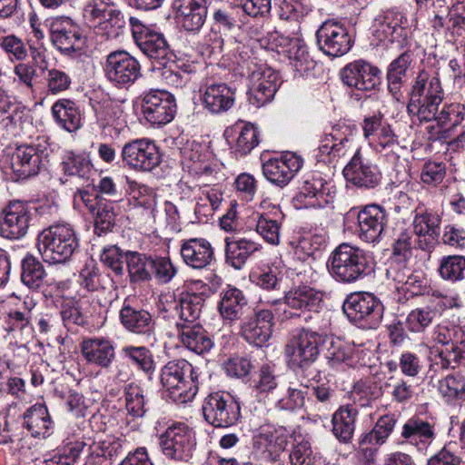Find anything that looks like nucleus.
I'll return each instance as SVG.
<instances>
[{
    "mask_svg": "<svg viewBox=\"0 0 465 465\" xmlns=\"http://www.w3.org/2000/svg\"><path fill=\"white\" fill-rule=\"evenodd\" d=\"M239 6L234 4L225 5L214 8L212 13V32L214 34L213 40V48L222 49L224 39L223 35L227 36L239 27Z\"/></svg>",
    "mask_w": 465,
    "mask_h": 465,
    "instance_id": "34",
    "label": "nucleus"
},
{
    "mask_svg": "<svg viewBox=\"0 0 465 465\" xmlns=\"http://www.w3.org/2000/svg\"><path fill=\"white\" fill-rule=\"evenodd\" d=\"M302 159L293 153L272 158L263 163L262 173L272 184L281 188L286 186L302 168Z\"/></svg>",
    "mask_w": 465,
    "mask_h": 465,
    "instance_id": "28",
    "label": "nucleus"
},
{
    "mask_svg": "<svg viewBox=\"0 0 465 465\" xmlns=\"http://www.w3.org/2000/svg\"><path fill=\"white\" fill-rule=\"evenodd\" d=\"M129 24L135 45L148 58L160 64L169 56H173L163 34L153 30L136 17L131 16Z\"/></svg>",
    "mask_w": 465,
    "mask_h": 465,
    "instance_id": "17",
    "label": "nucleus"
},
{
    "mask_svg": "<svg viewBox=\"0 0 465 465\" xmlns=\"http://www.w3.org/2000/svg\"><path fill=\"white\" fill-rule=\"evenodd\" d=\"M273 324L272 312L259 310L242 320L241 335L250 344L262 347L272 338Z\"/></svg>",
    "mask_w": 465,
    "mask_h": 465,
    "instance_id": "27",
    "label": "nucleus"
},
{
    "mask_svg": "<svg viewBox=\"0 0 465 465\" xmlns=\"http://www.w3.org/2000/svg\"><path fill=\"white\" fill-rule=\"evenodd\" d=\"M203 108L210 114H220L232 107L234 92L224 83L207 84L202 94Z\"/></svg>",
    "mask_w": 465,
    "mask_h": 465,
    "instance_id": "38",
    "label": "nucleus"
},
{
    "mask_svg": "<svg viewBox=\"0 0 465 465\" xmlns=\"http://www.w3.org/2000/svg\"><path fill=\"white\" fill-rule=\"evenodd\" d=\"M248 309V301L242 290L232 285L222 289L217 310L224 323L232 325L242 320Z\"/></svg>",
    "mask_w": 465,
    "mask_h": 465,
    "instance_id": "33",
    "label": "nucleus"
},
{
    "mask_svg": "<svg viewBox=\"0 0 465 465\" xmlns=\"http://www.w3.org/2000/svg\"><path fill=\"white\" fill-rule=\"evenodd\" d=\"M396 423L397 418L394 414L389 413L380 417L371 430L361 435L360 447L382 445L392 432Z\"/></svg>",
    "mask_w": 465,
    "mask_h": 465,
    "instance_id": "48",
    "label": "nucleus"
},
{
    "mask_svg": "<svg viewBox=\"0 0 465 465\" xmlns=\"http://www.w3.org/2000/svg\"><path fill=\"white\" fill-rule=\"evenodd\" d=\"M205 299L203 293L183 292L175 302L174 312L178 317L175 323L176 329L183 325L199 323L198 320L202 313Z\"/></svg>",
    "mask_w": 465,
    "mask_h": 465,
    "instance_id": "37",
    "label": "nucleus"
},
{
    "mask_svg": "<svg viewBox=\"0 0 465 465\" xmlns=\"http://www.w3.org/2000/svg\"><path fill=\"white\" fill-rule=\"evenodd\" d=\"M326 266L334 281L352 284L371 275L374 258L370 252L357 245L342 242L331 252Z\"/></svg>",
    "mask_w": 465,
    "mask_h": 465,
    "instance_id": "3",
    "label": "nucleus"
},
{
    "mask_svg": "<svg viewBox=\"0 0 465 465\" xmlns=\"http://www.w3.org/2000/svg\"><path fill=\"white\" fill-rule=\"evenodd\" d=\"M444 92L440 80L436 74L420 71L409 93L407 113L420 122H430L435 117V112L442 104Z\"/></svg>",
    "mask_w": 465,
    "mask_h": 465,
    "instance_id": "4",
    "label": "nucleus"
},
{
    "mask_svg": "<svg viewBox=\"0 0 465 465\" xmlns=\"http://www.w3.org/2000/svg\"><path fill=\"white\" fill-rule=\"evenodd\" d=\"M143 389L134 382L124 387L125 409L131 416L141 418L146 412V401Z\"/></svg>",
    "mask_w": 465,
    "mask_h": 465,
    "instance_id": "61",
    "label": "nucleus"
},
{
    "mask_svg": "<svg viewBox=\"0 0 465 465\" xmlns=\"http://www.w3.org/2000/svg\"><path fill=\"white\" fill-rule=\"evenodd\" d=\"M335 191L321 173L308 174L296 196L297 202L306 208H324L333 203Z\"/></svg>",
    "mask_w": 465,
    "mask_h": 465,
    "instance_id": "24",
    "label": "nucleus"
},
{
    "mask_svg": "<svg viewBox=\"0 0 465 465\" xmlns=\"http://www.w3.org/2000/svg\"><path fill=\"white\" fill-rule=\"evenodd\" d=\"M160 444L166 458L188 462L196 450V433L184 422H173L161 435Z\"/></svg>",
    "mask_w": 465,
    "mask_h": 465,
    "instance_id": "9",
    "label": "nucleus"
},
{
    "mask_svg": "<svg viewBox=\"0 0 465 465\" xmlns=\"http://www.w3.org/2000/svg\"><path fill=\"white\" fill-rule=\"evenodd\" d=\"M381 70L364 60L346 64L341 71L342 83L361 91L374 90L381 84Z\"/></svg>",
    "mask_w": 465,
    "mask_h": 465,
    "instance_id": "26",
    "label": "nucleus"
},
{
    "mask_svg": "<svg viewBox=\"0 0 465 465\" xmlns=\"http://www.w3.org/2000/svg\"><path fill=\"white\" fill-rule=\"evenodd\" d=\"M104 74L106 79L114 85L128 87L141 76V64L128 52L114 51L106 57Z\"/></svg>",
    "mask_w": 465,
    "mask_h": 465,
    "instance_id": "18",
    "label": "nucleus"
},
{
    "mask_svg": "<svg viewBox=\"0 0 465 465\" xmlns=\"http://www.w3.org/2000/svg\"><path fill=\"white\" fill-rule=\"evenodd\" d=\"M123 357L128 360L138 370L152 375L156 368L154 356L146 346L126 345L121 349Z\"/></svg>",
    "mask_w": 465,
    "mask_h": 465,
    "instance_id": "53",
    "label": "nucleus"
},
{
    "mask_svg": "<svg viewBox=\"0 0 465 465\" xmlns=\"http://www.w3.org/2000/svg\"><path fill=\"white\" fill-rule=\"evenodd\" d=\"M281 84L276 72L268 68L262 71L247 92L248 101L255 108H260L272 101Z\"/></svg>",
    "mask_w": 465,
    "mask_h": 465,
    "instance_id": "35",
    "label": "nucleus"
},
{
    "mask_svg": "<svg viewBox=\"0 0 465 465\" xmlns=\"http://www.w3.org/2000/svg\"><path fill=\"white\" fill-rule=\"evenodd\" d=\"M441 218L437 212L420 203L413 211L412 228L416 244L421 251L430 252L440 235Z\"/></svg>",
    "mask_w": 465,
    "mask_h": 465,
    "instance_id": "20",
    "label": "nucleus"
},
{
    "mask_svg": "<svg viewBox=\"0 0 465 465\" xmlns=\"http://www.w3.org/2000/svg\"><path fill=\"white\" fill-rule=\"evenodd\" d=\"M142 111L152 125L170 123L176 113V103L173 94L160 90H152L143 98Z\"/></svg>",
    "mask_w": 465,
    "mask_h": 465,
    "instance_id": "23",
    "label": "nucleus"
},
{
    "mask_svg": "<svg viewBox=\"0 0 465 465\" xmlns=\"http://www.w3.org/2000/svg\"><path fill=\"white\" fill-rule=\"evenodd\" d=\"M414 61V54L408 50L401 54L397 58L391 61L387 68L388 90L393 98L401 102L403 94L401 87L405 82L407 72Z\"/></svg>",
    "mask_w": 465,
    "mask_h": 465,
    "instance_id": "40",
    "label": "nucleus"
},
{
    "mask_svg": "<svg viewBox=\"0 0 465 465\" xmlns=\"http://www.w3.org/2000/svg\"><path fill=\"white\" fill-rule=\"evenodd\" d=\"M430 24L446 42L465 44V1L453 3L445 15H435Z\"/></svg>",
    "mask_w": 465,
    "mask_h": 465,
    "instance_id": "22",
    "label": "nucleus"
},
{
    "mask_svg": "<svg viewBox=\"0 0 465 465\" xmlns=\"http://www.w3.org/2000/svg\"><path fill=\"white\" fill-rule=\"evenodd\" d=\"M283 217V213L277 207H273L269 213H257L254 217L257 233L268 243L279 244Z\"/></svg>",
    "mask_w": 465,
    "mask_h": 465,
    "instance_id": "44",
    "label": "nucleus"
},
{
    "mask_svg": "<svg viewBox=\"0 0 465 465\" xmlns=\"http://www.w3.org/2000/svg\"><path fill=\"white\" fill-rule=\"evenodd\" d=\"M44 25L49 30L52 44L61 53L79 51L85 44L82 29L68 16L46 18Z\"/></svg>",
    "mask_w": 465,
    "mask_h": 465,
    "instance_id": "14",
    "label": "nucleus"
},
{
    "mask_svg": "<svg viewBox=\"0 0 465 465\" xmlns=\"http://www.w3.org/2000/svg\"><path fill=\"white\" fill-rule=\"evenodd\" d=\"M79 283L89 292H97L106 290L112 284V279L106 273L100 272L97 265L91 261L81 270Z\"/></svg>",
    "mask_w": 465,
    "mask_h": 465,
    "instance_id": "52",
    "label": "nucleus"
},
{
    "mask_svg": "<svg viewBox=\"0 0 465 465\" xmlns=\"http://www.w3.org/2000/svg\"><path fill=\"white\" fill-rule=\"evenodd\" d=\"M292 435L291 430L283 426L262 428L253 437L254 459L268 463L279 461Z\"/></svg>",
    "mask_w": 465,
    "mask_h": 465,
    "instance_id": "13",
    "label": "nucleus"
},
{
    "mask_svg": "<svg viewBox=\"0 0 465 465\" xmlns=\"http://www.w3.org/2000/svg\"><path fill=\"white\" fill-rule=\"evenodd\" d=\"M121 157L124 165L137 171H152L162 160L158 146L146 138L134 139L124 143Z\"/></svg>",
    "mask_w": 465,
    "mask_h": 465,
    "instance_id": "19",
    "label": "nucleus"
},
{
    "mask_svg": "<svg viewBox=\"0 0 465 465\" xmlns=\"http://www.w3.org/2000/svg\"><path fill=\"white\" fill-rule=\"evenodd\" d=\"M37 246L45 261L64 263L76 252L79 241L71 224L58 223L40 232Z\"/></svg>",
    "mask_w": 465,
    "mask_h": 465,
    "instance_id": "6",
    "label": "nucleus"
},
{
    "mask_svg": "<svg viewBox=\"0 0 465 465\" xmlns=\"http://www.w3.org/2000/svg\"><path fill=\"white\" fill-rule=\"evenodd\" d=\"M276 35V45L281 48L278 52L288 58L289 64L296 72L303 74L313 68L314 62L311 58L303 40L299 37L279 35L277 32Z\"/></svg>",
    "mask_w": 465,
    "mask_h": 465,
    "instance_id": "32",
    "label": "nucleus"
},
{
    "mask_svg": "<svg viewBox=\"0 0 465 465\" xmlns=\"http://www.w3.org/2000/svg\"><path fill=\"white\" fill-rule=\"evenodd\" d=\"M316 43L325 54L339 57L347 54L352 46V39L348 29L340 22H323L316 32Z\"/></svg>",
    "mask_w": 465,
    "mask_h": 465,
    "instance_id": "21",
    "label": "nucleus"
},
{
    "mask_svg": "<svg viewBox=\"0 0 465 465\" xmlns=\"http://www.w3.org/2000/svg\"><path fill=\"white\" fill-rule=\"evenodd\" d=\"M401 436L419 451L427 453L437 438L436 424L414 416L403 424Z\"/></svg>",
    "mask_w": 465,
    "mask_h": 465,
    "instance_id": "30",
    "label": "nucleus"
},
{
    "mask_svg": "<svg viewBox=\"0 0 465 465\" xmlns=\"http://www.w3.org/2000/svg\"><path fill=\"white\" fill-rule=\"evenodd\" d=\"M45 150L40 144L20 145L10 156V166L17 180L36 175L44 165Z\"/></svg>",
    "mask_w": 465,
    "mask_h": 465,
    "instance_id": "25",
    "label": "nucleus"
},
{
    "mask_svg": "<svg viewBox=\"0 0 465 465\" xmlns=\"http://www.w3.org/2000/svg\"><path fill=\"white\" fill-rule=\"evenodd\" d=\"M60 314L64 325L72 329L74 326H84L86 319L81 311L79 302L73 298H65L61 305Z\"/></svg>",
    "mask_w": 465,
    "mask_h": 465,
    "instance_id": "64",
    "label": "nucleus"
},
{
    "mask_svg": "<svg viewBox=\"0 0 465 465\" xmlns=\"http://www.w3.org/2000/svg\"><path fill=\"white\" fill-rule=\"evenodd\" d=\"M428 359L430 371H439L458 368L465 357L449 347L440 348L438 345H433L429 348Z\"/></svg>",
    "mask_w": 465,
    "mask_h": 465,
    "instance_id": "50",
    "label": "nucleus"
},
{
    "mask_svg": "<svg viewBox=\"0 0 465 465\" xmlns=\"http://www.w3.org/2000/svg\"><path fill=\"white\" fill-rule=\"evenodd\" d=\"M352 153L343 168L345 180L359 188L374 189L380 185L382 175L379 167L367 158L356 144L352 129L338 125L324 134L318 147L316 158L335 167L341 160Z\"/></svg>",
    "mask_w": 465,
    "mask_h": 465,
    "instance_id": "1",
    "label": "nucleus"
},
{
    "mask_svg": "<svg viewBox=\"0 0 465 465\" xmlns=\"http://www.w3.org/2000/svg\"><path fill=\"white\" fill-rule=\"evenodd\" d=\"M124 26V15L115 5L107 12L104 18L98 20L95 26L91 28L94 29L96 35L105 36L107 39H115L123 33Z\"/></svg>",
    "mask_w": 465,
    "mask_h": 465,
    "instance_id": "54",
    "label": "nucleus"
},
{
    "mask_svg": "<svg viewBox=\"0 0 465 465\" xmlns=\"http://www.w3.org/2000/svg\"><path fill=\"white\" fill-rule=\"evenodd\" d=\"M383 395L381 384L375 382H358L351 391V399L356 408L357 406L365 408L371 407L372 404Z\"/></svg>",
    "mask_w": 465,
    "mask_h": 465,
    "instance_id": "58",
    "label": "nucleus"
},
{
    "mask_svg": "<svg viewBox=\"0 0 465 465\" xmlns=\"http://www.w3.org/2000/svg\"><path fill=\"white\" fill-rule=\"evenodd\" d=\"M36 303L31 298H25L15 308L9 309L0 318V324L5 332V337L15 343L28 342L34 337V312Z\"/></svg>",
    "mask_w": 465,
    "mask_h": 465,
    "instance_id": "11",
    "label": "nucleus"
},
{
    "mask_svg": "<svg viewBox=\"0 0 465 465\" xmlns=\"http://www.w3.org/2000/svg\"><path fill=\"white\" fill-rule=\"evenodd\" d=\"M124 258L131 282H148L152 279L153 256L128 251Z\"/></svg>",
    "mask_w": 465,
    "mask_h": 465,
    "instance_id": "51",
    "label": "nucleus"
},
{
    "mask_svg": "<svg viewBox=\"0 0 465 465\" xmlns=\"http://www.w3.org/2000/svg\"><path fill=\"white\" fill-rule=\"evenodd\" d=\"M346 218L356 220L355 233L361 241L368 243L381 242L389 222L388 213L378 204L353 207L346 213Z\"/></svg>",
    "mask_w": 465,
    "mask_h": 465,
    "instance_id": "10",
    "label": "nucleus"
},
{
    "mask_svg": "<svg viewBox=\"0 0 465 465\" xmlns=\"http://www.w3.org/2000/svg\"><path fill=\"white\" fill-rule=\"evenodd\" d=\"M62 165L64 174L78 178H87L93 167L86 156L74 152H66L64 154Z\"/></svg>",
    "mask_w": 465,
    "mask_h": 465,
    "instance_id": "60",
    "label": "nucleus"
},
{
    "mask_svg": "<svg viewBox=\"0 0 465 465\" xmlns=\"http://www.w3.org/2000/svg\"><path fill=\"white\" fill-rule=\"evenodd\" d=\"M23 427L32 437L46 438L53 431V420L45 404L36 403L29 407L23 414Z\"/></svg>",
    "mask_w": 465,
    "mask_h": 465,
    "instance_id": "41",
    "label": "nucleus"
},
{
    "mask_svg": "<svg viewBox=\"0 0 465 465\" xmlns=\"http://www.w3.org/2000/svg\"><path fill=\"white\" fill-rule=\"evenodd\" d=\"M440 276L448 282H456L465 279V256L448 255L441 258L438 268Z\"/></svg>",
    "mask_w": 465,
    "mask_h": 465,
    "instance_id": "57",
    "label": "nucleus"
},
{
    "mask_svg": "<svg viewBox=\"0 0 465 465\" xmlns=\"http://www.w3.org/2000/svg\"><path fill=\"white\" fill-rule=\"evenodd\" d=\"M292 279V286L285 293L284 302L288 307L284 313L288 318L301 317L306 312H317L322 308L323 295L322 292L303 284L302 272L296 273Z\"/></svg>",
    "mask_w": 465,
    "mask_h": 465,
    "instance_id": "16",
    "label": "nucleus"
},
{
    "mask_svg": "<svg viewBox=\"0 0 465 465\" xmlns=\"http://www.w3.org/2000/svg\"><path fill=\"white\" fill-rule=\"evenodd\" d=\"M309 385L301 382L299 385L290 383L287 395L277 401L280 410L294 411L304 407Z\"/></svg>",
    "mask_w": 465,
    "mask_h": 465,
    "instance_id": "63",
    "label": "nucleus"
},
{
    "mask_svg": "<svg viewBox=\"0 0 465 465\" xmlns=\"http://www.w3.org/2000/svg\"><path fill=\"white\" fill-rule=\"evenodd\" d=\"M180 253L184 263L196 270L205 269L215 262L214 248L202 237L183 240Z\"/></svg>",
    "mask_w": 465,
    "mask_h": 465,
    "instance_id": "31",
    "label": "nucleus"
},
{
    "mask_svg": "<svg viewBox=\"0 0 465 465\" xmlns=\"http://www.w3.org/2000/svg\"><path fill=\"white\" fill-rule=\"evenodd\" d=\"M35 217L34 209L21 201L10 202L0 214V234L6 239L24 238L33 225Z\"/></svg>",
    "mask_w": 465,
    "mask_h": 465,
    "instance_id": "15",
    "label": "nucleus"
},
{
    "mask_svg": "<svg viewBox=\"0 0 465 465\" xmlns=\"http://www.w3.org/2000/svg\"><path fill=\"white\" fill-rule=\"evenodd\" d=\"M358 410L354 405L341 406L332 415V433L340 442L350 443L355 430Z\"/></svg>",
    "mask_w": 465,
    "mask_h": 465,
    "instance_id": "43",
    "label": "nucleus"
},
{
    "mask_svg": "<svg viewBox=\"0 0 465 465\" xmlns=\"http://www.w3.org/2000/svg\"><path fill=\"white\" fill-rule=\"evenodd\" d=\"M381 384L382 392L390 395L391 400L397 403H406L413 397V386L400 375L384 376Z\"/></svg>",
    "mask_w": 465,
    "mask_h": 465,
    "instance_id": "55",
    "label": "nucleus"
},
{
    "mask_svg": "<svg viewBox=\"0 0 465 465\" xmlns=\"http://www.w3.org/2000/svg\"><path fill=\"white\" fill-rule=\"evenodd\" d=\"M33 59L40 70L47 71L45 80L47 91L50 94H58L70 88L72 78L66 72L57 68L47 69V62L45 55L41 53L35 54Z\"/></svg>",
    "mask_w": 465,
    "mask_h": 465,
    "instance_id": "47",
    "label": "nucleus"
},
{
    "mask_svg": "<svg viewBox=\"0 0 465 465\" xmlns=\"http://www.w3.org/2000/svg\"><path fill=\"white\" fill-rule=\"evenodd\" d=\"M44 264L34 255L26 254L21 262V281L31 290L38 291L45 283Z\"/></svg>",
    "mask_w": 465,
    "mask_h": 465,
    "instance_id": "49",
    "label": "nucleus"
},
{
    "mask_svg": "<svg viewBox=\"0 0 465 465\" xmlns=\"http://www.w3.org/2000/svg\"><path fill=\"white\" fill-rule=\"evenodd\" d=\"M464 115V105L459 103L445 104L440 111L438 109L435 112V117L431 121H435L446 130H450L461 124Z\"/></svg>",
    "mask_w": 465,
    "mask_h": 465,
    "instance_id": "59",
    "label": "nucleus"
},
{
    "mask_svg": "<svg viewBox=\"0 0 465 465\" xmlns=\"http://www.w3.org/2000/svg\"><path fill=\"white\" fill-rule=\"evenodd\" d=\"M439 391L447 403L465 401V375L461 372L447 375L439 381Z\"/></svg>",
    "mask_w": 465,
    "mask_h": 465,
    "instance_id": "56",
    "label": "nucleus"
},
{
    "mask_svg": "<svg viewBox=\"0 0 465 465\" xmlns=\"http://www.w3.org/2000/svg\"><path fill=\"white\" fill-rule=\"evenodd\" d=\"M52 114L56 124L69 133L81 127V114L76 104L70 99H59L52 106Z\"/></svg>",
    "mask_w": 465,
    "mask_h": 465,
    "instance_id": "46",
    "label": "nucleus"
},
{
    "mask_svg": "<svg viewBox=\"0 0 465 465\" xmlns=\"http://www.w3.org/2000/svg\"><path fill=\"white\" fill-rule=\"evenodd\" d=\"M350 322L367 329H376L381 324L384 306L371 292H353L348 295L342 305Z\"/></svg>",
    "mask_w": 465,
    "mask_h": 465,
    "instance_id": "8",
    "label": "nucleus"
},
{
    "mask_svg": "<svg viewBox=\"0 0 465 465\" xmlns=\"http://www.w3.org/2000/svg\"><path fill=\"white\" fill-rule=\"evenodd\" d=\"M204 420L216 428H229L239 420L241 407L229 392L219 391L210 393L202 405Z\"/></svg>",
    "mask_w": 465,
    "mask_h": 465,
    "instance_id": "12",
    "label": "nucleus"
},
{
    "mask_svg": "<svg viewBox=\"0 0 465 465\" xmlns=\"http://www.w3.org/2000/svg\"><path fill=\"white\" fill-rule=\"evenodd\" d=\"M160 381L168 392L169 399L176 404L192 401L198 391L194 369L183 359L168 361L161 369Z\"/></svg>",
    "mask_w": 465,
    "mask_h": 465,
    "instance_id": "7",
    "label": "nucleus"
},
{
    "mask_svg": "<svg viewBox=\"0 0 465 465\" xmlns=\"http://www.w3.org/2000/svg\"><path fill=\"white\" fill-rule=\"evenodd\" d=\"M119 318L121 324L127 331L147 339L154 336L155 320L147 310L134 306L124 301L119 312Z\"/></svg>",
    "mask_w": 465,
    "mask_h": 465,
    "instance_id": "29",
    "label": "nucleus"
},
{
    "mask_svg": "<svg viewBox=\"0 0 465 465\" xmlns=\"http://www.w3.org/2000/svg\"><path fill=\"white\" fill-rule=\"evenodd\" d=\"M177 330L179 331V337L182 343L188 350L197 354H203L209 351L213 346L209 333L200 323L183 325Z\"/></svg>",
    "mask_w": 465,
    "mask_h": 465,
    "instance_id": "45",
    "label": "nucleus"
},
{
    "mask_svg": "<svg viewBox=\"0 0 465 465\" xmlns=\"http://www.w3.org/2000/svg\"><path fill=\"white\" fill-rule=\"evenodd\" d=\"M326 338L323 331L305 328L293 331L284 346V356L290 369L308 381L319 377L320 370L315 363L320 355V346Z\"/></svg>",
    "mask_w": 465,
    "mask_h": 465,
    "instance_id": "2",
    "label": "nucleus"
},
{
    "mask_svg": "<svg viewBox=\"0 0 465 465\" xmlns=\"http://www.w3.org/2000/svg\"><path fill=\"white\" fill-rule=\"evenodd\" d=\"M363 137L372 149L385 161L389 166L400 173L402 166L401 154L404 148L400 144L399 136L391 126L383 121L381 113L365 117L361 124Z\"/></svg>",
    "mask_w": 465,
    "mask_h": 465,
    "instance_id": "5",
    "label": "nucleus"
},
{
    "mask_svg": "<svg viewBox=\"0 0 465 465\" xmlns=\"http://www.w3.org/2000/svg\"><path fill=\"white\" fill-rule=\"evenodd\" d=\"M206 4V0H174L184 30L197 32L203 27L207 15Z\"/></svg>",
    "mask_w": 465,
    "mask_h": 465,
    "instance_id": "39",
    "label": "nucleus"
},
{
    "mask_svg": "<svg viewBox=\"0 0 465 465\" xmlns=\"http://www.w3.org/2000/svg\"><path fill=\"white\" fill-rule=\"evenodd\" d=\"M81 351L88 362L102 368H108L115 357L112 341L105 338L84 340L81 343Z\"/></svg>",
    "mask_w": 465,
    "mask_h": 465,
    "instance_id": "42",
    "label": "nucleus"
},
{
    "mask_svg": "<svg viewBox=\"0 0 465 465\" xmlns=\"http://www.w3.org/2000/svg\"><path fill=\"white\" fill-rule=\"evenodd\" d=\"M436 312L430 307H420L411 311L405 319L406 329L413 333L423 332L433 322Z\"/></svg>",
    "mask_w": 465,
    "mask_h": 465,
    "instance_id": "62",
    "label": "nucleus"
},
{
    "mask_svg": "<svg viewBox=\"0 0 465 465\" xmlns=\"http://www.w3.org/2000/svg\"><path fill=\"white\" fill-rule=\"evenodd\" d=\"M262 246L247 238L228 236L224 239V261L234 270H242L248 259Z\"/></svg>",
    "mask_w": 465,
    "mask_h": 465,
    "instance_id": "36",
    "label": "nucleus"
}]
</instances>
